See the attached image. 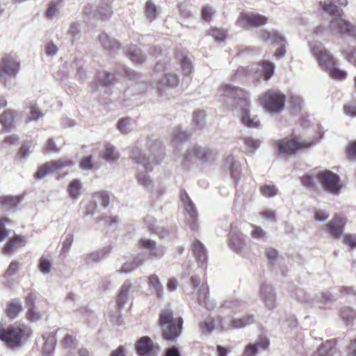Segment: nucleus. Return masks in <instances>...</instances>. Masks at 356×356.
I'll return each instance as SVG.
<instances>
[{"mask_svg": "<svg viewBox=\"0 0 356 356\" xmlns=\"http://www.w3.org/2000/svg\"><path fill=\"white\" fill-rule=\"evenodd\" d=\"M346 222L343 215L337 213L328 223L323 226V229L334 239H339L343 236Z\"/></svg>", "mask_w": 356, "mask_h": 356, "instance_id": "12", "label": "nucleus"}, {"mask_svg": "<svg viewBox=\"0 0 356 356\" xmlns=\"http://www.w3.org/2000/svg\"><path fill=\"white\" fill-rule=\"evenodd\" d=\"M52 268L51 260L44 255H42L39 259L38 269L42 274H48Z\"/></svg>", "mask_w": 356, "mask_h": 356, "instance_id": "44", "label": "nucleus"}, {"mask_svg": "<svg viewBox=\"0 0 356 356\" xmlns=\"http://www.w3.org/2000/svg\"><path fill=\"white\" fill-rule=\"evenodd\" d=\"M252 230L250 232L251 236L258 240L264 239L266 237V232L259 226L251 225Z\"/></svg>", "mask_w": 356, "mask_h": 356, "instance_id": "56", "label": "nucleus"}, {"mask_svg": "<svg viewBox=\"0 0 356 356\" xmlns=\"http://www.w3.org/2000/svg\"><path fill=\"white\" fill-rule=\"evenodd\" d=\"M131 288V283L127 280L122 285L117 300V305L120 308L123 307L129 300V291Z\"/></svg>", "mask_w": 356, "mask_h": 356, "instance_id": "31", "label": "nucleus"}, {"mask_svg": "<svg viewBox=\"0 0 356 356\" xmlns=\"http://www.w3.org/2000/svg\"><path fill=\"white\" fill-rule=\"evenodd\" d=\"M136 268H138L137 264H136L133 260L131 261H127L124 264H123L119 272L121 273L127 274L131 273Z\"/></svg>", "mask_w": 356, "mask_h": 356, "instance_id": "60", "label": "nucleus"}, {"mask_svg": "<svg viewBox=\"0 0 356 356\" xmlns=\"http://www.w3.org/2000/svg\"><path fill=\"white\" fill-rule=\"evenodd\" d=\"M267 17L256 13H247L242 14L237 20L239 26L245 29L259 27L267 24Z\"/></svg>", "mask_w": 356, "mask_h": 356, "instance_id": "13", "label": "nucleus"}, {"mask_svg": "<svg viewBox=\"0 0 356 356\" xmlns=\"http://www.w3.org/2000/svg\"><path fill=\"white\" fill-rule=\"evenodd\" d=\"M199 325L202 332L206 334L211 333L216 328L214 318L211 316L207 317Z\"/></svg>", "mask_w": 356, "mask_h": 356, "instance_id": "43", "label": "nucleus"}, {"mask_svg": "<svg viewBox=\"0 0 356 356\" xmlns=\"http://www.w3.org/2000/svg\"><path fill=\"white\" fill-rule=\"evenodd\" d=\"M31 152L30 145L23 144L19 150L17 156L19 159L25 160L28 158Z\"/></svg>", "mask_w": 356, "mask_h": 356, "instance_id": "62", "label": "nucleus"}, {"mask_svg": "<svg viewBox=\"0 0 356 356\" xmlns=\"http://www.w3.org/2000/svg\"><path fill=\"white\" fill-rule=\"evenodd\" d=\"M346 115L352 118L356 116V103L352 102L346 104L343 107Z\"/></svg>", "mask_w": 356, "mask_h": 356, "instance_id": "64", "label": "nucleus"}, {"mask_svg": "<svg viewBox=\"0 0 356 356\" xmlns=\"http://www.w3.org/2000/svg\"><path fill=\"white\" fill-rule=\"evenodd\" d=\"M334 0H318L322 9L332 16L329 29L332 35H347L356 38V26L343 18V11L333 3Z\"/></svg>", "mask_w": 356, "mask_h": 356, "instance_id": "2", "label": "nucleus"}, {"mask_svg": "<svg viewBox=\"0 0 356 356\" xmlns=\"http://www.w3.org/2000/svg\"><path fill=\"white\" fill-rule=\"evenodd\" d=\"M330 216L327 211L322 209H316L314 211V219L316 221L323 222H325Z\"/></svg>", "mask_w": 356, "mask_h": 356, "instance_id": "59", "label": "nucleus"}, {"mask_svg": "<svg viewBox=\"0 0 356 356\" xmlns=\"http://www.w3.org/2000/svg\"><path fill=\"white\" fill-rule=\"evenodd\" d=\"M312 143H300L296 139L280 140L277 145L280 154H293L302 148L309 147Z\"/></svg>", "mask_w": 356, "mask_h": 356, "instance_id": "16", "label": "nucleus"}, {"mask_svg": "<svg viewBox=\"0 0 356 356\" xmlns=\"http://www.w3.org/2000/svg\"><path fill=\"white\" fill-rule=\"evenodd\" d=\"M138 183L146 188H151L153 186L152 180L149 179V177L143 173H139L138 175Z\"/></svg>", "mask_w": 356, "mask_h": 356, "instance_id": "57", "label": "nucleus"}, {"mask_svg": "<svg viewBox=\"0 0 356 356\" xmlns=\"http://www.w3.org/2000/svg\"><path fill=\"white\" fill-rule=\"evenodd\" d=\"M111 252V248L110 246L104 247L83 256V259L86 264L91 265L95 263H98L107 257Z\"/></svg>", "mask_w": 356, "mask_h": 356, "instance_id": "25", "label": "nucleus"}, {"mask_svg": "<svg viewBox=\"0 0 356 356\" xmlns=\"http://www.w3.org/2000/svg\"><path fill=\"white\" fill-rule=\"evenodd\" d=\"M205 112L204 111H196L193 113V122L196 126L202 127L205 123Z\"/></svg>", "mask_w": 356, "mask_h": 356, "instance_id": "55", "label": "nucleus"}, {"mask_svg": "<svg viewBox=\"0 0 356 356\" xmlns=\"http://www.w3.org/2000/svg\"><path fill=\"white\" fill-rule=\"evenodd\" d=\"M120 158V154L116 150L115 147L111 144H106L105 149L103 153V159L108 163H116Z\"/></svg>", "mask_w": 356, "mask_h": 356, "instance_id": "36", "label": "nucleus"}, {"mask_svg": "<svg viewBox=\"0 0 356 356\" xmlns=\"http://www.w3.org/2000/svg\"><path fill=\"white\" fill-rule=\"evenodd\" d=\"M340 314L342 320L346 323L350 322L355 317V311L348 307L341 308Z\"/></svg>", "mask_w": 356, "mask_h": 356, "instance_id": "54", "label": "nucleus"}, {"mask_svg": "<svg viewBox=\"0 0 356 356\" xmlns=\"http://www.w3.org/2000/svg\"><path fill=\"white\" fill-rule=\"evenodd\" d=\"M179 82V79L176 74H168L165 79L161 81L158 86V92L161 95L165 92V84L168 83L169 87L175 88Z\"/></svg>", "mask_w": 356, "mask_h": 356, "instance_id": "33", "label": "nucleus"}, {"mask_svg": "<svg viewBox=\"0 0 356 356\" xmlns=\"http://www.w3.org/2000/svg\"><path fill=\"white\" fill-rule=\"evenodd\" d=\"M148 285L152 292L155 294L158 298H161L163 296V286L161 284L159 277L152 274L149 275L148 279Z\"/></svg>", "mask_w": 356, "mask_h": 356, "instance_id": "32", "label": "nucleus"}, {"mask_svg": "<svg viewBox=\"0 0 356 356\" xmlns=\"http://www.w3.org/2000/svg\"><path fill=\"white\" fill-rule=\"evenodd\" d=\"M248 307V303L237 298H230L223 302L220 307V314H224L227 310L236 313Z\"/></svg>", "mask_w": 356, "mask_h": 356, "instance_id": "22", "label": "nucleus"}, {"mask_svg": "<svg viewBox=\"0 0 356 356\" xmlns=\"http://www.w3.org/2000/svg\"><path fill=\"white\" fill-rule=\"evenodd\" d=\"M244 143L248 150L253 153L260 146V140L258 139L253 138L252 137H246L244 138Z\"/></svg>", "mask_w": 356, "mask_h": 356, "instance_id": "49", "label": "nucleus"}, {"mask_svg": "<svg viewBox=\"0 0 356 356\" xmlns=\"http://www.w3.org/2000/svg\"><path fill=\"white\" fill-rule=\"evenodd\" d=\"M270 341L266 337H260L254 343L248 344L242 356H256L259 350L268 349Z\"/></svg>", "mask_w": 356, "mask_h": 356, "instance_id": "20", "label": "nucleus"}, {"mask_svg": "<svg viewBox=\"0 0 356 356\" xmlns=\"http://www.w3.org/2000/svg\"><path fill=\"white\" fill-rule=\"evenodd\" d=\"M115 81L114 74L112 73H106L103 75L102 77L98 79V83H95L97 86L94 90H98L99 86L108 87L113 83Z\"/></svg>", "mask_w": 356, "mask_h": 356, "instance_id": "47", "label": "nucleus"}, {"mask_svg": "<svg viewBox=\"0 0 356 356\" xmlns=\"http://www.w3.org/2000/svg\"><path fill=\"white\" fill-rule=\"evenodd\" d=\"M22 200L19 196H3L0 197V204L4 209L15 210Z\"/></svg>", "mask_w": 356, "mask_h": 356, "instance_id": "35", "label": "nucleus"}, {"mask_svg": "<svg viewBox=\"0 0 356 356\" xmlns=\"http://www.w3.org/2000/svg\"><path fill=\"white\" fill-rule=\"evenodd\" d=\"M44 51L47 56L54 58L57 54L58 48L53 42L49 41L44 44Z\"/></svg>", "mask_w": 356, "mask_h": 356, "instance_id": "50", "label": "nucleus"}, {"mask_svg": "<svg viewBox=\"0 0 356 356\" xmlns=\"http://www.w3.org/2000/svg\"><path fill=\"white\" fill-rule=\"evenodd\" d=\"M159 324L162 329L163 337L166 341H176L181 334L183 320L181 318H174L170 309L161 311Z\"/></svg>", "mask_w": 356, "mask_h": 356, "instance_id": "5", "label": "nucleus"}, {"mask_svg": "<svg viewBox=\"0 0 356 356\" xmlns=\"http://www.w3.org/2000/svg\"><path fill=\"white\" fill-rule=\"evenodd\" d=\"M220 322L223 329H241L253 323L254 322V316L247 314L241 318H232L229 322L220 317Z\"/></svg>", "mask_w": 356, "mask_h": 356, "instance_id": "15", "label": "nucleus"}, {"mask_svg": "<svg viewBox=\"0 0 356 356\" xmlns=\"http://www.w3.org/2000/svg\"><path fill=\"white\" fill-rule=\"evenodd\" d=\"M193 292L195 293L200 305L204 307L207 309H211L213 303L209 299V287L207 284H200V279L197 276L191 278Z\"/></svg>", "mask_w": 356, "mask_h": 356, "instance_id": "11", "label": "nucleus"}, {"mask_svg": "<svg viewBox=\"0 0 356 356\" xmlns=\"http://www.w3.org/2000/svg\"><path fill=\"white\" fill-rule=\"evenodd\" d=\"M217 95L224 97L222 100L227 104H229V99L236 101V104L240 107L238 118L244 126L252 129L260 126L258 117L250 113L249 95L246 91L229 84H222L218 90Z\"/></svg>", "mask_w": 356, "mask_h": 356, "instance_id": "1", "label": "nucleus"}, {"mask_svg": "<svg viewBox=\"0 0 356 356\" xmlns=\"http://www.w3.org/2000/svg\"><path fill=\"white\" fill-rule=\"evenodd\" d=\"M317 179L325 191L336 195L340 193L342 186L337 174L330 170H325L318 175Z\"/></svg>", "mask_w": 356, "mask_h": 356, "instance_id": "9", "label": "nucleus"}, {"mask_svg": "<svg viewBox=\"0 0 356 356\" xmlns=\"http://www.w3.org/2000/svg\"><path fill=\"white\" fill-rule=\"evenodd\" d=\"M163 149L159 143H154L148 148H142L138 144L132 147L130 157L133 161L141 165L146 172H151L163 159Z\"/></svg>", "mask_w": 356, "mask_h": 356, "instance_id": "3", "label": "nucleus"}, {"mask_svg": "<svg viewBox=\"0 0 356 356\" xmlns=\"http://www.w3.org/2000/svg\"><path fill=\"white\" fill-rule=\"evenodd\" d=\"M44 339H45L42 351L44 355L47 356H50L55 349L56 345V337L54 334H49L47 337L44 336Z\"/></svg>", "mask_w": 356, "mask_h": 356, "instance_id": "38", "label": "nucleus"}, {"mask_svg": "<svg viewBox=\"0 0 356 356\" xmlns=\"http://www.w3.org/2000/svg\"><path fill=\"white\" fill-rule=\"evenodd\" d=\"M191 248L199 266L206 268L207 260V250L202 243L200 241L195 240L193 242Z\"/></svg>", "mask_w": 356, "mask_h": 356, "instance_id": "26", "label": "nucleus"}, {"mask_svg": "<svg viewBox=\"0 0 356 356\" xmlns=\"http://www.w3.org/2000/svg\"><path fill=\"white\" fill-rule=\"evenodd\" d=\"M289 103L291 109L295 112L300 111L303 106L302 98L296 94H291L289 97Z\"/></svg>", "mask_w": 356, "mask_h": 356, "instance_id": "45", "label": "nucleus"}, {"mask_svg": "<svg viewBox=\"0 0 356 356\" xmlns=\"http://www.w3.org/2000/svg\"><path fill=\"white\" fill-rule=\"evenodd\" d=\"M225 169H229L231 177L235 184L241 177V165L232 155H229L224 161Z\"/></svg>", "mask_w": 356, "mask_h": 356, "instance_id": "24", "label": "nucleus"}, {"mask_svg": "<svg viewBox=\"0 0 356 356\" xmlns=\"http://www.w3.org/2000/svg\"><path fill=\"white\" fill-rule=\"evenodd\" d=\"M65 334L63 339L62 340L63 346L65 348H73L76 345V337L74 336L72 332H68L65 329H58L56 332V334Z\"/></svg>", "mask_w": 356, "mask_h": 356, "instance_id": "37", "label": "nucleus"}, {"mask_svg": "<svg viewBox=\"0 0 356 356\" xmlns=\"http://www.w3.org/2000/svg\"><path fill=\"white\" fill-rule=\"evenodd\" d=\"M16 244L19 245L20 247L24 246L25 245L24 238L22 236H16L13 239L10 240L4 247L3 253L6 254H10Z\"/></svg>", "mask_w": 356, "mask_h": 356, "instance_id": "48", "label": "nucleus"}, {"mask_svg": "<svg viewBox=\"0 0 356 356\" xmlns=\"http://www.w3.org/2000/svg\"><path fill=\"white\" fill-rule=\"evenodd\" d=\"M30 334V330L24 326L15 324L6 330L4 325L0 323V339L6 342L10 348L20 347Z\"/></svg>", "mask_w": 356, "mask_h": 356, "instance_id": "6", "label": "nucleus"}, {"mask_svg": "<svg viewBox=\"0 0 356 356\" xmlns=\"http://www.w3.org/2000/svg\"><path fill=\"white\" fill-rule=\"evenodd\" d=\"M172 142L176 145L178 143L184 142L188 139L190 134L186 133L185 131H182L179 127L172 131Z\"/></svg>", "mask_w": 356, "mask_h": 356, "instance_id": "46", "label": "nucleus"}, {"mask_svg": "<svg viewBox=\"0 0 356 356\" xmlns=\"http://www.w3.org/2000/svg\"><path fill=\"white\" fill-rule=\"evenodd\" d=\"M72 162L66 159L52 161L40 165L35 174L37 179H44L48 175L58 174L61 170L72 165Z\"/></svg>", "mask_w": 356, "mask_h": 356, "instance_id": "10", "label": "nucleus"}, {"mask_svg": "<svg viewBox=\"0 0 356 356\" xmlns=\"http://www.w3.org/2000/svg\"><path fill=\"white\" fill-rule=\"evenodd\" d=\"M180 201L184 207V213L188 225L193 230L197 229V213L193 203L186 192L181 193Z\"/></svg>", "mask_w": 356, "mask_h": 356, "instance_id": "14", "label": "nucleus"}, {"mask_svg": "<svg viewBox=\"0 0 356 356\" xmlns=\"http://www.w3.org/2000/svg\"><path fill=\"white\" fill-rule=\"evenodd\" d=\"M136 348L138 354L148 355L153 350L152 341L149 337H143L138 341Z\"/></svg>", "mask_w": 356, "mask_h": 356, "instance_id": "29", "label": "nucleus"}, {"mask_svg": "<svg viewBox=\"0 0 356 356\" xmlns=\"http://www.w3.org/2000/svg\"><path fill=\"white\" fill-rule=\"evenodd\" d=\"M22 311V301L15 298L12 300L8 305L6 313L8 318L15 319L18 314Z\"/></svg>", "mask_w": 356, "mask_h": 356, "instance_id": "30", "label": "nucleus"}, {"mask_svg": "<svg viewBox=\"0 0 356 356\" xmlns=\"http://www.w3.org/2000/svg\"><path fill=\"white\" fill-rule=\"evenodd\" d=\"M260 296L265 306L268 309H273L276 307V296L273 287L264 284L260 287Z\"/></svg>", "mask_w": 356, "mask_h": 356, "instance_id": "18", "label": "nucleus"}, {"mask_svg": "<svg viewBox=\"0 0 356 356\" xmlns=\"http://www.w3.org/2000/svg\"><path fill=\"white\" fill-rule=\"evenodd\" d=\"M63 0H56L54 1H51L45 13L46 17L48 19H52L56 15V13L63 7Z\"/></svg>", "mask_w": 356, "mask_h": 356, "instance_id": "42", "label": "nucleus"}, {"mask_svg": "<svg viewBox=\"0 0 356 356\" xmlns=\"http://www.w3.org/2000/svg\"><path fill=\"white\" fill-rule=\"evenodd\" d=\"M275 65L268 60H263L256 71L257 79L268 80L273 75Z\"/></svg>", "mask_w": 356, "mask_h": 356, "instance_id": "27", "label": "nucleus"}, {"mask_svg": "<svg viewBox=\"0 0 356 356\" xmlns=\"http://www.w3.org/2000/svg\"><path fill=\"white\" fill-rule=\"evenodd\" d=\"M211 152L208 149L200 146H194L187 150L185 154V160L191 161L198 159L203 162L207 161L211 157Z\"/></svg>", "mask_w": 356, "mask_h": 356, "instance_id": "19", "label": "nucleus"}, {"mask_svg": "<svg viewBox=\"0 0 356 356\" xmlns=\"http://www.w3.org/2000/svg\"><path fill=\"white\" fill-rule=\"evenodd\" d=\"M140 248L146 250L149 252V257L151 259L161 258L165 250L162 246H157L154 241L147 238H141L138 243Z\"/></svg>", "mask_w": 356, "mask_h": 356, "instance_id": "17", "label": "nucleus"}, {"mask_svg": "<svg viewBox=\"0 0 356 356\" xmlns=\"http://www.w3.org/2000/svg\"><path fill=\"white\" fill-rule=\"evenodd\" d=\"M99 41L104 47L109 51H114L120 47V44L114 39L111 38L106 34L99 36Z\"/></svg>", "mask_w": 356, "mask_h": 356, "instance_id": "41", "label": "nucleus"}, {"mask_svg": "<svg viewBox=\"0 0 356 356\" xmlns=\"http://www.w3.org/2000/svg\"><path fill=\"white\" fill-rule=\"evenodd\" d=\"M260 102L266 111L279 113L284 108L286 97L280 90L271 89L260 97Z\"/></svg>", "mask_w": 356, "mask_h": 356, "instance_id": "7", "label": "nucleus"}, {"mask_svg": "<svg viewBox=\"0 0 356 356\" xmlns=\"http://www.w3.org/2000/svg\"><path fill=\"white\" fill-rule=\"evenodd\" d=\"M127 56L135 63L142 64L145 60V57L141 54L140 49L135 45L130 47Z\"/></svg>", "mask_w": 356, "mask_h": 356, "instance_id": "40", "label": "nucleus"}, {"mask_svg": "<svg viewBox=\"0 0 356 356\" xmlns=\"http://www.w3.org/2000/svg\"><path fill=\"white\" fill-rule=\"evenodd\" d=\"M92 197L97 202V200L101 202V204L104 207H107L109 204L110 197L107 192L102 191L98 192L93 195Z\"/></svg>", "mask_w": 356, "mask_h": 356, "instance_id": "53", "label": "nucleus"}, {"mask_svg": "<svg viewBox=\"0 0 356 356\" xmlns=\"http://www.w3.org/2000/svg\"><path fill=\"white\" fill-rule=\"evenodd\" d=\"M157 9L156 5L151 1H148L145 5V14L150 21L156 17Z\"/></svg>", "mask_w": 356, "mask_h": 356, "instance_id": "52", "label": "nucleus"}, {"mask_svg": "<svg viewBox=\"0 0 356 356\" xmlns=\"http://www.w3.org/2000/svg\"><path fill=\"white\" fill-rule=\"evenodd\" d=\"M82 184L79 179H73L70 181L67 192L72 198L77 199L82 193Z\"/></svg>", "mask_w": 356, "mask_h": 356, "instance_id": "39", "label": "nucleus"}, {"mask_svg": "<svg viewBox=\"0 0 356 356\" xmlns=\"http://www.w3.org/2000/svg\"><path fill=\"white\" fill-rule=\"evenodd\" d=\"M261 192L264 196L271 197L277 194L278 190L274 185L265 184L261 187Z\"/></svg>", "mask_w": 356, "mask_h": 356, "instance_id": "51", "label": "nucleus"}, {"mask_svg": "<svg viewBox=\"0 0 356 356\" xmlns=\"http://www.w3.org/2000/svg\"><path fill=\"white\" fill-rule=\"evenodd\" d=\"M17 113L12 110H6L0 115V123L5 132L10 131L15 127V118Z\"/></svg>", "mask_w": 356, "mask_h": 356, "instance_id": "28", "label": "nucleus"}, {"mask_svg": "<svg viewBox=\"0 0 356 356\" xmlns=\"http://www.w3.org/2000/svg\"><path fill=\"white\" fill-rule=\"evenodd\" d=\"M310 51L318 61L319 66L326 71L333 79L342 81L346 78L347 74L344 70L337 67L333 56L324 48L319 41L309 43Z\"/></svg>", "mask_w": 356, "mask_h": 356, "instance_id": "4", "label": "nucleus"}, {"mask_svg": "<svg viewBox=\"0 0 356 356\" xmlns=\"http://www.w3.org/2000/svg\"><path fill=\"white\" fill-rule=\"evenodd\" d=\"M136 127V122L131 118H124L118 120V129L123 134H127Z\"/></svg>", "mask_w": 356, "mask_h": 356, "instance_id": "34", "label": "nucleus"}, {"mask_svg": "<svg viewBox=\"0 0 356 356\" xmlns=\"http://www.w3.org/2000/svg\"><path fill=\"white\" fill-rule=\"evenodd\" d=\"M209 35H211L213 39L217 42H222L225 39V33L218 29H212L209 31Z\"/></svg>", "mask_w": 356, "mask_h": 356, "instance_id": "63", "label": "nucleus"}, {"mask_svg": "<svg viewBox=\"0 0 356 356\" xmlns=\"http://www.w3.org/2000/svg\"><path fill=\"white\" fill-rule=\"evenodd\" d=\"M181 67L186 76H190L191 74L193 72V67L192 63L186 57L183 58L181 60Z\"/></svg>", "mask_w": 356, "mask_h": 356, "instance_id": "58", "label": "nucleus"}, {"mask_svg": "<svg viewBox=\"0 0 356 356\" xmlns=\"http://www.w3.org/2000/svg\"><path fill=\"white\" fill-rule=\"evenodd\" d=\"M259 36L263 40L270 42L273 44L280 45L287 44L282 34L277 31L261 29L259 31Z\"/></svg>", "mask_w": 356, "mask_h": 356, "instance_id": "23", "label": "nucleus"}, {"mask_svg": "<svg viewBox=\"0 0 356 356\" xmlns=\"http://www.w3.org/2000/svg\"><path fill=\"white\" fill-rule=\"evenodd\" d=\"M20 70V60L15 53L3 54L0 58V81L15 78Z\"/></svg>", "mask_w": 356, "mask_h": 356, "instance_id": "8", "label": "nucleus"}, {"mask_svg": "<svg viewBox=\"0 0 356 356\" xmlns=\"http://www.w3.org/2000/svg\"><path fill=\"white\" fill-rule=\"evenodd\" d=\"M229 246L236 252H241L246 246L245 236L232 226Z\"/></svg>", "mask_w": 356, "mask_h": 356, "instance_id": "21", "label": "nucleus"}, {"mask_svg": "<svg viewBox=\"0 0 356 356\" xmlns=\"http://www.w3.org/2000/svg\"><path fill=\"white\" fill-rule=\"evenodd\" d=\"M343 243L351 249L356 248V234H347L344 235Z\"/></svg>", "mask_w": 356, "mask_h": 356, "instance_id": "61", "label": "nucleus"}]
</instances>
